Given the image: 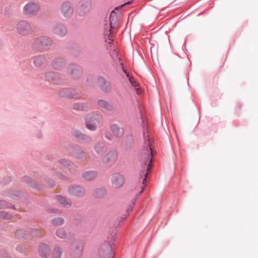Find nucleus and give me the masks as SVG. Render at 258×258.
<instances>
[{
    "instance_id": "f257e3e1",
    "label": "nucleus",
    "mask_w": 258,
    "mask_h": 258,
    "mask_svg": "<svg viewBox=\"0 0 258 258\" xmlns=\"http://www.w3.org/2000/svg\"><path fill=\"white\" fill-rule=\"evenodd\" d=\"M147 138L146 139V137H145V142H144V146H145L144 147L146 148V151L143 153L142 156L145 160V165L148 164V167H149L150 165V163L152 161L151 155L152 154V148L151 147V142L150 141V139L149 138L148 135H147ZM149 167L148 168L147 171V172H146V173L145 174V177L143 179V181H142V184L141 186V188L142 189L141 192H143V191L144 190V184L147 181L146 177L148 174V171H149Z\"/></svg>"
},
{
    "instance_id": "f03ea898",
    "label": "nucleus",
    "mask_w": 258,
    "mask_h": 258,
    "mask_svg": "<svg viewBox=\"0 0 258 258\" xmlns=\"http://www.w3.org/2000/svg\"><path fill=\"white\" fill-rule=\"evenodd\" d=\"M118 25V21L117 16L116 15V13H115L114 11H112L110 17L109 24L107 25L106 24H105V30L104 32V35L108 36L109 40L108 42V43H110L111 41L112 40V35L111 31L116 26H117Z\"/></svg>"
},
{
    "instance_id": "7ed1b4c3",
    "label": "nucleus",
    "mask_w": 258,
    "mask_h": 258,
    "mask_svg": "<svg viewBox=\"0 0 258 258\" xmlns=\"http://www.w3.org/2000/svg\"><path fill=\"white\" fill-rule=\"evenodd\" d=\"M39 5L35 3L30 2L25 6L23 9L24 13L29 16L36 15L39 11Z\"/></svg>"
},
{
    "instance_id": "20e7f679",
    "label": "nucleus",
    "mask_w": 258,
    "mask_h": 258,
    "mask_svg": "<svg viewBox=\"0 0 258 258\" xmlns=\"http://www.w3.org/2000/svg\"><path fill=\"white\" fill-rule=\"evenodd\" d=\"M73 6L69 2H64L60 7L61 13L66 17H71L73 13Z\"/></svg>"
},
{
    "instance_id": "39448f33",
    "label": "nucleus",
    "mask_w": 258,
    "mask_h": 258,
    "mask_svg": "<svg viewBox=\"0 0 258 258\" xmlns=\"http://www.w3.org/2000/svg\"><path fill=\"white\" fill-rule=\"evenodd\" d=\"M112 186L115 188H118L121 186L124 182V179L121 174L115 173L112 175L111 178Z\"/></svg>"
},
{
    "instance_id": "423d86ee",
    "label": "nucleus",
    "mask_w": 258,
    "mask_h": 258,
    "mask_svg": "<svg viewBox=\"0 0 258 258\" xmlns=\"http://www.w3.org/2000/svg\"><path fill=\"white\" fill-rule=\"evenodd\" d=\"M117 153L114 151L109 152L102 159V163L105 165H110L114 163L117 160Z\"/></svg>"
},
{
    "instance_id": "0eeeda50",
    "label": "nucleus",
    "mask_w": 258,
    "mask_h": 258,
    "mask_svg": "<svg viewBox=\"0 0 258 258\" xmlns=\"http://www.w3.org/2000/svg\"><path fill=\"white\" fill-rule=\"evenodd\" d=\"M17 30L20 34H27L30 30L29 24L26 22H20L17 25Z\"/></svg>"
},
{
    "instance_id": "6e6552de",
    "label": "nucleus",
    "mask_w": 258,
    "mask_h": 258,
    "mask_svg": "<svg viewBox=\"0 0 258 258\" xmlns=\"http://www.w3.org/2000/svg\"><path fill=\"white\" fill-rule=\"evenodd\" d=\"M96 119L93 116L87 115L86 117V127L91 131H95L96 128Z\"/></svg>"
},
{
    "instance_id": "1a4fd4ad",
    "label": "nucleus",
    "mask_w": 258,
    "mask_h": 258,
    "mask_svg": "<svg viewBox=\"0 0 258 258\" xmlns=\"http://www.w3.org/2000/svg\"><path fill=\"white\" fill-rule=\"evenodd\" d=\"M39 254L42 258H47L49 255V248L45 244L40 245L39 247Z\"/></svg>"
},
{
    "instance_id": "9d476101",
    "label": "nucleus",
    "mask_w": 258,
    "mask_h": 258,
    "mask_svg": "<svg viewBox=\"0 0 258 258\" xmlns=\"http://www.w3.org/2000/svg\"><path fill=\"white\" fill-rule=\"evenodd\" d=\"M35 43L37 45H41L43 46H48L52 44V41L47 37H42L38 38L35 41Z\"/></svg>"
},
{
    "instance_id": "9b49d317",
    "label": "nucleus",
    "mask_w": 258,
    "mask_h": 258,
    "mask_svg": "<svg viewBox=\"0 0 258 258\" xmlns=\"http://www.w3.org/2000/svg\"><path fill=\"white\" fill-rule=\"evenodd\" d=\"M91 8V5L88 2H82L79 5V13L83 15L88 12Z\"/></svg>"
},
{
    "instance_id": "f8f14e48",
    "label": "nucleus",
    "mask_w": 258,
    "mask_h": 258,
    "mask_svg": "<svg viewBox=\"0 0 258 258\" xmlns=\"http://www.w3.org/2000/svg\"><path fill=\"white\" fill-rule=\"evenodd\" d=\"M111 130L113 135L116 137H120L123 134V129L116 124L112 125Z\"/></svg>"
},
{
    "instance_id": "ddd939ff",
    "label": "nucleus",
    "mask_w": 258,
    "mask_h": 258,
    "mask_svg": "<svg viewBox=\"0 0 258 258\" xmlns=\"http://www.w3.org/2000/svg\"><path fill=\"white\" fill-rule=\"evenodd\" d=\"M57 202L63 206H70L71 205V201L65 197L58 196L56 198Z\"/></svg>"
},
{
    "instance_id": "4468645a",
    "label": "nucleus",
    "mask_w": 258,
    "mask_h": 258,
    "mask_svg": "<svg viewBox=\"0 0 258 258\" xmlns=\"http://www.w3.org/2000/svg\"><path fill=\"white\" fill-rule=\"evenodd\" d=\"M82 250L81 244L78 243H74L71 245V250L72 253H80Z\"/></svg>"
},
{
    "instance_id": "2eb2a0df",
    "label": "nucleus",
    "mask_w": 258,
    "mask_h": 258,
    "mask_svg": "<svg viewBox=\"0 0 258 258\" xmlns=\"http://www.w3.org/2000/svg\"><path fill=\"white\" fill-rule=\"evenodd\" d=\"M54 32L59 36H63L66 33V30L63 26L58 25L54 28Z\"/></svg>"
},
{
    "instance_id": "dca6fc26",
    "label": "nucleus",
    "mask_w": 258,
    "mask_h": 258,
    "mask_svg": "<svg viewBox=\"0 0 258 258\" xmlns=\"http://www.w3.org/2000/svg\"><path fill=\"white\" fill-rule=\"evenodd\" d=\"M62 253V248L59 246H56L54 248L52 252V258H61Z\"/></svg>"
},
{
    "instance_id": "f3484780",
    "label": "nucleus",
    "mask_w": 258,
    "mask_h": 258,
    "mask_svg": "<svg viewBox=\"0 0 258 258\" xmlns=\"http://www.w3.org/2000/svg\"><path fill=\"white\" fill-rule=\"evenodd\" d=\"M70 192L74 196H80L82 194V189L80 187L77 186L70 189Z\"/></svg>"
},
{
    "instance_id": "a211bd4d",
    "label": "nucleus",
    "mask_w": 258,
    "mask_h": 258,
    "mask_svg": "<svg viewBox=\"0 0 258 258\" xmlns=\"http://www.w3.org/2000/svg\"><path fill=\"white\" fill-rule=\"evenodd\" d=\"M96 176V173L94 171H88L85 172L83 175V177L86 180H91Z\"/></svg>"
},
{
    "instance_id": "6ab92c4d",
    "label": "nucleus",
    "mask_w": 258,
    "mask_h": 258,
    "mask_svg": "<svg viewBox=\"0 0 258 258\" xmlns=\"http://www.w3.org/2000/svg\"><path fill=\"white\" fill-rule=\"evenodd\" d=\"M74 156L77 158H82L85 157V152L80 148L76 149L73 153Z\"/></svg>"
},
{
    "instance_id": "aec40b11",
    "label": "nucleus",
    "mask_w": 258,
    "mask_h": 258,
    "mask_svg": "<svg viewBox=\"0 0 258 258\" xmlns=\"http://www.w3.org/2000/svg\"><path fill=\"white\" fill-rule=\"evenodd\" d=\"M73 108L79 111L84 110L87 108V106L83 103H77L74 104Z\"/></svg>"
},
{
    "instance_id": "412c9836",
    "label": "nucleus",
    "mask_w": 258,
    "mask_h": 258,
    "mask_svg": "<svg viewBox=\"0 0 258 258\" xmlns=\"http://www.w3.org/2000/svg\"><path fill=\"white\" fill-rule=\"evenodd\" d=\"M56 235L60 238L64 239L67 237L66 231L62 228H59L56 231Z\"/></svg>"
},
{
    "instance_id": "4be33fe9",
    "label": "nucleus",
    "mask_w": 258,
    "mask_h": 258,
    "mask_svg": "<svg viewBox=\"0 0 258 258\" xmlns=\"http://www.w3.org/2000/svg\"><path fill=\"white\" fill-rule=\"evenodd\" d=\"M95 150L98 154H101L104 151V147L102 144H97Z\"/></svg>"
},
{
    "instance_id": "5701e85b",
    "label": "nucleus",
    "mask_w": 258,
    "mask_h": 258,
    "mask_svg": "<svg viewBox=\"0 0 258 258\" xmlns=\"http://www.w3.org/2000/svg\"><path fill=\"white\" fill-rule=\"evenodd\" d=\"M45 62V60L41 57L36 58L34 61L35 65L38 67H41Z\"/></svg>"
},
{
    "instance_id": "b1692460",
    "label": "nucleus",
    "mask_w": 258,
    "mask_h": 258,
    "mask_svg": "<svg viewBox=\"0 0 258 258\" xmlns=\"http://www.w3.org/2000/svg\"><path fill=\"white\" fill-rule=\"evenodd\" d=\"M64 63L59 60H56L53 62V66L55 69H60L63 67Z\"/></svg>"
},
{
    "instance_id": "393cba45",
    "label": "nucleus",
    "mask_w": 258,
    "mask_h": 258,
    "mask_svg": "<svg viewBox=\"0 0 258 258\" xmlns=\"http://www.w3.org/2000/svg\"><path fill=\"white\" fill-rule=\"evenodd\" d=\"M52 222L55 226L60 225L63 223V219L61 218H55L52 220Z\"/></svg>"
},
{
    "instance_id": "a878e982",
    "label": "nucleus",
    "mask_w": 258,
    "mask_h": 258,
    "mask_svg": "<svg viewBox=\"0 0 258 258\" xmlns=\"http://www.w3.org/2000/svg\"><path fill=\"white\" fill-rule=\"evenodd\" d=\"M0 218L6 219H10L12 218V216L8 214L5 212H0Z\"/></svg>"
},
{
    "instance_id": "bb28decb",
    "label": "nucleus",
    "mask_w": 258,
    "mask_h": 258,
    "mask_svg": "<svg viewBox=\"0 0 258 258\" xmlns=\"http://www.w3.org/2000/svg\"><path fill=\"white\" fill-rule=\"evenodd\" d=\"M73 135L77 139L82 138L83 135L81 134L78 131L74 130L72 132Z\"/></svg>"
},
{
    "instance_id": "cd10ccee",
    "label": "nucleus",
    "mask_w": 258,
    "mask_h": 258,
    "mask_svg": "<svg viewBox=\"0 0 258 258\" xmlns=\"http://www.w3.org/2000/svg\"><path fill=\"white\" fill-rule=\"evenodd\" d=\"M32 236H37L40 234V231L37 229H33L31 231Z\"/></svg>"
},
{
    "instance_id": "c85d7f7f",
    "label": "nucleus",
    "mask_w": 258,
    "mask_h": 258,
    "mask_svg": "<svg viewBox=\"0 0 258 258\" xmlns=\"http://www.w3.org/2000/svg\"><path fill=\"white\" fill-rule=\"evenodd\" d=\"M60 163L65 167L69 166L71 164V162L70 161H67L66 160H60Z\"/></svg>"
},
{
    "instance_id": "c756f323",
    "label": "nucleus",
    "mask_w": 258,
    "mask_h": 258,
    "mask_svg": "<svg viewBox=\"0 0 258 258\" xmlns=\"http://www.w3.org/2000/svg\"><path fill=\"white\" fill-rule=\"evenodd\" d=\"M98 103L100 106L102 107H106L107 105V102L104 100H99Z\"/></svg>"
},
{
    "instance_id": "7c9ffc66",
    "label": "nucleus",
    "mask_w": 258,
    "mask_h": 258,
    "mask_svg": "<svg viewBox=\"0 0 258 258\" xmlns=\"http://www.w3.org/2000/svg\"><path fill=\"white\" fill-rule=\"evenodd\" d=\"M111 55L114 60H117L118 58V54L116 52L114 51L111 54Z\"/></svg>"
},
{
    "instance_id": "2f4dec72",
    "label": "nucleus",
    "mask_w": 258,
    "mask_h": 258,
    "mask_svg": "<svg viewBox=\"0 0 258 258\" xmlns=\"http://www.w3.org/2000/svg\"><path fill=\"white\" fill-rule=\"evenodd\" d=\"M130 82L132 84V85H133L135 87H136L137 86V83L134 80V79L133 78H130Z\"/></svg>"
},
{
    "instance_id": "473e14b6",
    "label": "nucleus",
    "mask_w": 258,
    "mask_h": 258,
    "mask_svg": "<svg viewBox=\"0 0 258 258\" xmlns=\"http://www.w3.org/2000/svg\"><path fill=\"white\" fill-rule=\"evenodd\" d=\"M2 204H0V208H3L6 206V203L4 202H1Z\"/></svg>"
},
{
    "instance_id": "72a5a7b5",
    "label": "nucleus",
    "mask_w": 258,
    "mask_h": 258,
    "mask_svg": "<svg viewBox=\"0 0 258 258\" xmlns=\"http://www.w3.org/2000/svg\"><path fill=\"white\" fill-rule=\"evenodd\" d=\"M131 3V2H127V3H125L124 5H121V7H123V6L126 5H129V4H130Z\"/></svg>"
},
{
    "instance_id": "f704fd0d",
    "label": "nucleus",
    "mask_w": 258,
    "mask_h": 258,
    "mask_svg": "<svg viewBox=\"0 0 258 258\" xmlns=\"http://www.w3.org/2000/svg\"><path fill=\"white\" fill-rule=\"evenodd\" d=\"M137 93H138V94H141V91H139V90H137Z\"/></svg>"
}]
</instances>
